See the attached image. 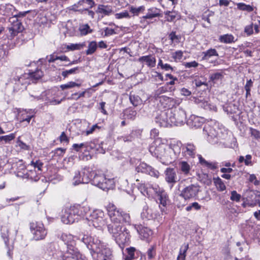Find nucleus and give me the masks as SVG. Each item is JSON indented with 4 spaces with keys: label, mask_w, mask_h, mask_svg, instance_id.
Here are the masks:
<instances>
[{
    "label": "nucleus",
    "mask_w": 260,
    "mask_h": 260,
    "mask_svg": "<svg viewBox=\"0 0 260 260\" xmlns=\"http://www.w3.org/2000/svg\"><path fill=\"white\" fill-rule=\"evenodd\" d=\"M94 171L90 170L89 168H84L81 170L82 181L83 183H92V179L93 177Z\"/></svg>",
    "instance_id": "obj_28"
},
{
    "label": "nucleus",
    "mask_w": 260,
    "mask_h": 260,
    "mask_svg": "<svg viewBox=\"0 0 260 260\" xmlns=\"http://www.w3.org/2000/svg\"><path fill=\"white\" fill-rule=\"evenodd\" d=\"M78 70H79V68L76 67V68L71 69L70 70H66V71L62 72L61 75L63 77H64V78H66L70 74H76V73H78Z\"/></svg>",
    "instance_id": "obj_59"
},
{
    "label": "nucleus",
    "mask_w": 260,
    "mask_h": 260,
    "mask_svg": "<svg viewBox=\"0 0 260 260\" xmlns=\"http://www.w3.org/2000/svg\"><path fill=\"white\" fill-rule=\"evenodd\" d=\"M223 110L228 114L231 115L232 118L234 121L237 120L238 117L241 114L240 110L239 108L238 103H230L224 105L223 107Z\"/></svg>",
    "instance_id": "obj_14"
},
{
    "label": "nucleus",
    "mask_w": 260,
    "mask_h": 260,
    "mask_svg": "<svg viewBox=\"0 0 260 260\" xmlns=\"http://www.w3.org/2000/svg\"><path fill=\"white\" fill-rule=\"evenodd\" d=\"M1 11L3 15L5 16H16L15 14V8L11 4H7L1 6Z\"/></svg>",
    "instance_id": "obj_27"
},
{
    "label": "nucleus",
    "mask_w": 260,
    "mask_h": 260,
    "mask_svg": "<svg viewBox=\"0 0 260 260\" xmlns=\"http://www.w3.org/2000/svg\"><path fill=\"white\" fill-rule=\"evenodd\" d=\"M81 86V84L77 83L73 81L69 82L66 84H62L60 86L62 90L66 89L71 88L75 86L79 87Z\"/></svg>",
    "instance_id": "obj_55"
},
{
    "label": "nucleus",
    "mask_w": 260,
    "mask_h": 260,
    "mask_svg": "<svg viewBox=\"0 0 260 260\" xmlns=\"http://www.w3.org/2000/svg\"><path fill=\"white\" fill-rule=\"evenodd\" d=\"M34 110L32 109L28 110H23L22 111L20 112L18 117L20 122L27 121L29 123L30 119L34 117Z\"/></svg>",
    "instance_id": "obj_25"
},
{
    "label": "nucleus",
    "mask_w": 260,
    "mask_h": 260,
    "mask_svg": "<svg viewBox=\"0 0 260 260\" xmlns=\"http://www.w3.org/2000/svg\"><path fill=\"white\" fill-rule=\"evenodd\" d=\"M165 18L169 22L174 21L176 19H179V15L175 11H167L164 12Z\"/></svg>",
    "instance_id": "obj_36"
},
{
    "label": "nucleus",
    "mask_w": 260,
    "mask_h": 260,
    "mask_svg": "<svg viewBox=\"0 0 260 260\" xmlns=\"http://www.w3.org/2000/svg\"><path fill=\"white\" fill-rule=\"evenodd\" d=\"M43 166V163L40 161V160H37L36 161H31L30 164L28 165V166L32 167L34 170L37 169L38 171H40L42 170V168Z\"/></svg>",
    "instance_id": "obj_54"
},
{
    "label": "nucleus",
    "mask_w": 260,
    "mask_h": 260,
    "mask_svg": "<svg viewBox=\"0 0 260 260\" xmlns=\"http://www.w3.org/2000/svg\"><path fill=\"white\" fill-rule=\"evenodd\" d=\"M166 77H168L170 79H172V81L167 83L166 85L160 87L156 90H155L154 93V97L155 100H157V98L160 96L161 94L168 91V85H174L175 84V81L178 80L176 77H174L173 75L170 74H166Z\"/></svg>",
    "instance_id": "obj_18"
},
{
    "label": "nucleus",
    "mask_w": 260,
    "mask_h": 260,
    "mask_svg": "<svg viewBox=\"0 0 260 260\" xmlns=\"http://www.w3.org/2000/svg\"><path fill=\"white\" fill-rule=\"evenodd\" d=\"M182 153L186 157H194L197 149L196 146L192 143H187L182 147Z\"/></svg>",
    "instance_id": "obj_19"
},
{
    "label": "nucleus",
    "mask_w": 260,
    "mask_h": 260,
    "mask_svg": "<svg viewBox=\"0 0 260 260\" xmlns=\"http://www.w3.org/2000/svg\"><path fill=\"white\" fill-rule=\"evenodd\" d=\"M169 147L166 144V141L160 138H157L149 148V151L151 154L159 159L164 154L166 150Z\"/></svg>",
    "instance_id": "obj_6"
},
{
    "label": "nucleus",
    "mask_w": 260,
    "mask_h": 260,
    "mask_svg": "<svg viewBox=\"0 0 260 260\" xmlns=\"http://www.w3.org/2000/svg\"><path fill=\"white\" fill-rule=\"evenodd\" d=\"M144 191L146 192L147 196L148 197L151 196L152 192H154L157 195L159 201L168 198V196L165 191L159 188L158 186H150L149 187H147L144 190Z\"/></svg>",
    "instance_id": "obj_17"
},
{
    "label": "nucleus",
    "mask_w": 260,
    "mask_h": 260,
    "mask_svg": "<svg viewBox=\"0 0 260 260\" xmlns=\"http://www.w3.org/2000/svg\"><path fill=\"white\" fill-rule=\"evenodd\" d=\"M43 75V72L41 70H37L35 72L31 73L29 75L25 74L22 76L20 77H17V78H14L15 80L18 81V83L23 84V79L25 78H28L29 77L35 80H38L40 79Z\"/></svg>",
    "instance_id": "obj_23"
},
{
    "label": "nucleus",
    "mask_w": 260,
    "mask_h": 260,
    "mask_svg": "<svg viewBox=\"0 0 260 260\" xmlns=\"http://www.w3.org/2000/svg\"><path fill=\"white\" fill-rule=\"evenodd\" d=\"M113 12L112 7L108 5H99L97 8L95 13L101 14V17H99V19L102 18L105 16H109Z\"/></svg>",
    "instance_id": "obj_26"
},
{
    "label": "nucleus",
    "mask_w": 260,
    "mask_h": 260,
    "mask_svg": "<svg viewBox=\"0 0 260 260\" xmlns=\"http://www.w3.org/2000/svg\"><path fill=\"white\" fill-rule=\"evenodd\" d=\"M164 175L165 180L168 184L170 189H172L180 180L176 170L173 168H167L164 172Z\"/></svg>",
    "instance_id": "obj_11"
},
{
    "label": "nucleus",
    "mask_w": 260,
    "mask_h": 260,
    "mask_svg": "<svg viewBox=\"0 0 260 260\" xmlns=\"http://www.w3.org/2000/svg\"><path fill=\"white\" fill-rule=\"evenodd\" d=\"M27 179H29L35 181L38 180L39 177L38 176V173L36 170L34 169L27 170Z\"/></svg>",
    "instance_id": "obj_44"
},
{
    "label": "nucleus",
    "mask_w": 260,
    "mask_h": 260,
    "mask_svg": "<svg viewBox=\"0 0 260 260\" xmlns=\"http://www.w3.org/2000/svg\"><path fill=\"white\" fill-rule=\"evenodd\" d=\"M200 191V186L195 184H191L183 188L179 196L184 200L196 199Z\"/></svg>",
    "instance_id": "obj_10"
},
{
    "label": "nucleus",
    "mask_w": 260,
    "mask_h": 260,
    "mask_svg": "<svg viewBox=\"0 0 260 260\" xmlns=\"http://www.w3.org/2000/svg\"><path fill=\"white\" fill-rule=\"evenodd\" d=\"M11 22L12 23L11 30L14 32H21L23 30V27L19 19L16 20V21L15 20L13 19L12 22Z\"/></svg>",
    "instance_id": "obj_39"
},
{
    "label": "nucleus",
    "mask_w": 260,
    "mask_h": 260,
    "mask_svg": "<svg viewBox=\"0 0 260 260\" xmlns=\"http://www.w3.org/2000/svg\"><path fill=\"white\" fill-rule=\"evenodd\" d=\"M124 114L127 119L134 120L137 116V111L132 109H128L125 111Z\"/></svg>",
    "instance_id": "obj_53"
},
{
    "label": "nucleus",
    "mask_w": 260,
    "mask_h": 260,
    "mask_svg": "<svg viewBox=\"0 0 260 260\" xmlns=\"http://www.w3.org/2000/svg\"><path fill=\"white\" fill-rule=\"evenodd\" d=\"M129 12L133 14V16H139L140 14H142L145 10V7L144 6H141L139 7H135L131 6L129 7Z\"/></svg>",
    "instance_id": "obj_38"
},
{
    "label": "nucleus",
    "mask_w": 260,
    "mask_h": 260,
    "mask_svg": "<svg viewBox=\"0 0 260 260\" xmlns=\"http://www.w3.org/2000/svg\"><path fill=\"white\" fill-rule=\"evenodd\" d=\"M223 78V75L222 73L217 72L213 74H211L210 75V81L213 83H215L218 81H220Z\"/></svg>",
    "instance_id": "obj_47"
},
{
    "label": "nucleus",
    "mask_w": 260,
    "mask_h": 260,
    "mask_svg": "<svg viewBox=\"0 0 260 260\" xmlns=\"http://www.w3.org/2000/svg\"><path fill=\"white\" fill-rule=\"evenodd\" d=\"M81 241L93 253H99L103 247V243L96 237H91L87 235H81Z\"/></svg>",
    "instance_id": "obj_5"
},
{
    "label": "nucleus",
    "mask_w": 260,
    "mask_h": 260,
    "mask_svg": "<svg viewBox=\"0 0 260 260\" xmlns=\"http://www.w3.org/2000/svg\"><path fill=\"white\" fill-rule=\"evenodd\" d=\"M108 230L121 248L129 243L131 235L127 229L125 228L122 229V225H108Z\"/></svg>",
    "instance_id": "obj_3"
},
{
    "label": "nucleus",
    "mask_w": 260,
    "mask_h": 260,
    "mask_svg": "<svg viewBox=\"0 0 260 260\" xmlns=\"http://www.w3.org/2000/svg\"><path fill=\"white\" fill-rule=\"evenodd\" d=\"M73 211H74L73 206L65 208L64 214L61 218L63 223L71 224L79 220L76 213H73Z\"/></svg>",
    "instance_id": "obj_12"
},
{
    "label": "nucleus",
    "mask_w": 260,
    "mask_h": 260,
    "mask_svg": "<svg viewBox=\"0 0 260 260\" xmlns=\"http://www.w3.org/2000/svg\"><path fill=\"white\" fill-rule=\"evenodd\" d=\"M98 47L97 43L95 41L89 42L88 45V49L86 50L87 55H91L95 52Z\"/></svg>",
    "instance_id": "obj_46"
},
{
    "label": "nucleus",
    "mask_w": 260,
    "mask_h": 260,
    "mask_svg": "<svg viewBox=\"0 0 260 260\" xmlns=\"http://www.w3.org/2000/svg\"><path fill=\"white\" fill-rule=\"evenodd\" d=\"M237 8L240 10L246 11L248 12H252L253 9L252 6L249 5H246L244 3H239L237 4Z\"/></svg>",
    "instance_id": "obj_52"
},
{
    "label": "nucleus",
    "mask_w": 260,
    "mask_h": 260,
    "mask_svg": "<svg viewBox=\"0 0 260 260\" xmlns=\"http://www.w3.org/2000/svg\"><path fill=\"white\" fill-rule=\"evenodd\" d=\"M129 99L131 103L135 107L141 105L143 102L142 99L138 95L132 94V92L130 93Z\"/></svg>",
    "instance_id": "obj_41"
},
{
    "label": "nucleus",
    "mask_w": 260,
    "mask_h": 260,
    "mask_svg": "<svg viewBox=\"0 0 260 260\" xmlns=\"http://www.w3.org/2000/svg\"><path fill=\"white\" fill-rule=\"evenodd\" d=\"M87 145V144H86V143H82L80 144H74L72 147L75 151L78 152L80 150V149L84 147L86 148V146Z\"/></svg>",
    "instance_id": "obj_64"
},
{
    "label": "nucleus",
    "mask_w": 260,
    "mask_h": 260,
    "mask_svg": "<svg viewBox=\"0 0 260 260\" xmlns=\"http://www.w3.org/2000/svg\"><path fill=\"white\" fill-rule=\"evenodd\" d=\"M115 17L116 19H122V18H130L131 16L128 12L126 10H124L120 13H118L115 14Z\"/></svg>",
    "instance_id": "obj_56"
},
{
    "label": "nucleus",
    "mask_w": 260,
    "mask_h": 260,
    "mask_svg": "<svg viewBox=\"0 0 260 260\" xmlns=\"http://www.w3.org/2000/svg\"><path fill=\"white\" fill-rule=\"evenodd\" d=\"M218 40L220 42L224 44H231L236 41L234 36L229 34L220 36Z\"/></svg>",
    "instance_id": "obj_34"
},
{
    "label": "nucleus",
    "mask_w": 260,
    "mask_h": 260,
    "mask_svg": "<svg viewBox=\"0 0 260 260\" xmlns=\"http://www.w3.org/2000/svg\"><path fill=\"white\" fill-rule=\"evenodd\" d=\"M73 207L74 208L73 213H76L79 220L81 218H84L90 210L89 207L87 205L83 206L77 204L73 205Z\"/></svg>",
    "instance_id": "obj_22"
},
{
    "label": "nucleus",
    "mask_w": 260,
    "mask_h": 260,
    "mask_svg": "<svg viewBox=\"0 0 260 260\" xmlns=\"http://www.w3.org/2000/svg\"><path fill=\"white\" fill-rule=\"evenodd\" d=\"M79 29L81 35L83 36L92 32V30L90 28V26L88 24L81 25Z\"/></svg>",
    "instance_id": "obj_48"
},
{
    "label": "nucleus",
    "mask_w": 260,
    "mask_h": 260,
    "mask_svg": "<svg viewBox=\"0 0 260 260\" xmlns=\"http://www.w3.org/2000/svg\"><path fill=\"white\" fill-rule=\"evenodd\" d=\"M86 219L90 226L92 225L96 228H101L106 224L104 212L100 209L93 210Z\"/></svg>",
    "instance_id": "obj_8"
},
{
    "label": "nucleus",
    "mask_w": 260,
    "mask_h": 260,
    "mask_svg": "<svg viewBox=\"0 0 260 260\" xmlns=\"http://www.w3.org/2000/svg\"><path fill=\"white\" fill-rule=\"evenodd\" d=\"M15 133H12L8 135L0 136V140L4 141L5 143H9L15 138Z\"/></svg>",
    "instance_id": "obj_57"
},
{
    "label": "nucleus",
    "mask_w": 260,
    "mask_h": 260,
    "mask_svg": "<svg viewBox=\"0 0 260 260\" xmlns=\"http://www.w3.org/2000/svg\"><path fill=\"white\" fill-rule=\"evenodd\" d=\"M159 11L158 9L152 7L148 9L146 15L142 16L141 19H151L153 18L159 16Z\"/></svg>",
    "instance_id": "obj_32"
},
{
    "label": "nucleus",
    "mask_w": 260,
    "mask_h": 260,
    "mask_svg": "<svg viewBox=\"0 0 260 260\" xmlns=\"http://www.w3.org/2000/svg\"><path fill=\"white\" fill-rule=\"evenodd\" d=\"M199 159L200 163L203 166L207 168L215 170L218 168L217 163L216 162H211L206 160L201 155H199Z\"/></svg>",
    "instance_id": "obj_33"
},
{
    "label": "nucleus",
    "mask_w": 260,
    "mask_h": 260,
    "mask_svg": "<svg viewBox=\"0 0 260 260\" xmlns=\"http://www.w3.org/2000/svg\"><path fill=\"white\" fill-rule=\"evenodd\" d=\"M202 53L204 55L203 56V59L204 60L208 59L209 58L213 56H218V54L215 49L211 48L208 49V50L203 52Z\"/></svg>",
    "instance_id": "obj_42"
},
{
    "label": "nucleus",
    "mask_w": 260,
    "mask_h": 260,
    "mask_svg": "<svg viewBox=\"0 0 260 260\" xmlns=\"http://www.w3.org/2000/svg\"><path fill=\"white\" fill-rule=\"evenodd\" d=\"M203 117L194 115H191L186 121L187 124L192 128H198L202 126L204 122Z\"/></svg>",
    "instance_id": "obj_20"
},
{
    "label": "nucleus",
    "mask_w": 260,
    "mask_h": 260,
    "mask_svg": "<svg viewBox=\"0 0 260 260\" xmlns=\"http://www.w3.org/2000/svg\"><path fill=\"white\" fill-rule=\"evenodd\" d=\"M2 237L3 239L6 246H8L9 240V229L6 226H3L1 229Z\"/></svg>",
    "instance_id": "obj_43"
},
{
    "label": "nucleus",
    "mask_w": 260,
    "mask_h": 260,
    "mask_svg": "<svg viewBox=\"0 0 260 260\" xmlns=\"http://www.w3.org/2000/svg\"><path fill=\"white\" fill-rule=\"evenodd\" d=\"M28 13V11L17 12V11H15V14L16 16H13V17H10L9 18V21L12 22L13 19L15 20L16 19V20H17L19 19V18H20L23 17Z\"/></svg>",
    "instance_id": "obj_60"
},
{
    "label": "nucleus",
    "mask_w": 260,
    "mask_h": 260,
    "mask_svg": "<svg viewBox=\"0 0 260 260\" xmlns=\"http://www.w3.org/2000/svg\"><path fill=\"white\" fill-rule=\"evenodd\" d=\"M93 175L92 184L105 191L114 188L115 183L113 179L107 178L105 174L100 172L94 171Z\"/></svg>",
    "instance_id": "obj_4"
},
{
    "label": "nucleus",
    "mask_w": 260,
    "mask_h": 260,
    "mask_svg": "<svg viewBox=\"0 0 260 260\" xmlns=\"http://www.w3.org/2000/svg\"><path fill=\"white\" fill-rule=\"evenodd\" d=\"M85 4L89 6V8H92L95 4L93 0H80L77 4H75L74 7L84 6Z\"/></svg>",
    "instance_id": "obj_49"
},
{
    "label": "nucleus",
    "mask_w": 260,
    "mask_h": 260,
    "mask_svg": "<svg viewBox=\"0 0 260 260\" xmlns=\"http://www.w3.org/2000/svg\"><path fill=\"white\" fill-rule=\"evenodd\" d=\"M85 46L84 44H71L67 46V48L70 50H80Z\"/></svg>",
    "instance_id": "obj_58"
},
{
    "label": "nucleus",
    "mask_w": 260,
    "mask_h": 260,
    "mask_svg": "<svg viewBox=\"0 0 260 260\" xmlns=\"http://www.w3.org/2000/svg\"><path fill=\"white\" fill-rule=\"evenodd\" d=\"M108 214L111 221L108 225H121L123 223H131V217L128 213L117 208L113 204L109 205L107 208Z\"/></svg>",
    "instance_id": "obj_2"
},
{
    "label": "nucleus",
    "mask_w": 260,
    "mask_h": 260,
    "mask_svg": "<svg viewBox=\"0 0 260 260\" xmlns=\"http://www.w3.org/2000/svg\"><path fill=\"white\" fill-rule=\"evenodd\" d=\"M204 131L207 133V134L211 137H215L217 135V133L215 129L211 127L209 124H206L204 127Z\"/></svg>",
    "instance_id": "obj_50"
},
{
    "label": "nucleus",
    "mask_w": 260,
    "mask_h": 260,
    "mask_svg": "<svg viewBox=\"0 0 260 260\" xmlns=\"http://www.w3.org/2000/svg\"><path fill=\"white\" fill-rule=\"evenodd\" d=\"M141 216L142 219L147 220H150L155 218V215L152 213V209L148 208L147 207L143 208Z\"/></svg>",
    "instance_id": "obj_35"
},
{
    "label": "nucleus",
    "mask_w": 260,
    "mask_h": 260,
    "mask_svg": "<svg viewBox=\"0 0 260 260\" xmlns=\"http://www.w3.org/2000/svg\"><path fill=\"white\" fill-rule=\"evenodd\" d=\"M82 180V173L81 171H77L75 173V175L73 179V184L77 185L80 183H83Z\"/></svg>",
    "instance_id": "obj_51"
},
{
    "label": "nucleus",
    "mask_w": 260,
    "mask_h": 260,
    "mask_svg": "<svg viewBox=\"0 0 260 260\" xmlns=\"http://www.w3.org/2000/svg\"><path fill=\"white\" fill-rule=\"evenodd\" d=\"M101 127L99 126L97 124L93 125L90 128L87 129L85 131L86 135H89L91 134H92L94 132H95L96 129H100Z\"/></svg>",
    "instance_id": "obj_63"
},
{
    "label": "nucleus",
    "mask_w": 260,
    "mask_h": 260,
    "mask_svg": "<svg viewBox=\"0 0 260 260\" xmlns=\"http://www.w3.org/2000/svg\"><path fill=\"white\" fill-rule=\"evenodd\" d=\"M238 161L240 163L244 162L247 166H252L253 162L252 161V156L250 154L246 155L245 157L240 156L238 158Z\"/></svg>",
    "instance_id": "obj_40"
},
{
    "label": "nucleus",
    "mask_w": 260,
    "mask_h": 260,
    "mask_svg": "<svg viewBox=\"0 0 260 260\" xmlns=\"http://www.w3.org/2000/svg\"><path fill=\"white\" fill-rule=\"evenodd\" d=\"M136 171L137 172L147 174L156 178H158L159 176V173L157 170L145 162L140 163L139 165L136 168Z\"/></svg>",
    "instance_id": "obj_13"
},
{
    "label": "nucleus",
    "mask_w": 260,
    "mask_h": 260,
    "mask_svg": "<svg viewBox=\"0 0 260 260\" xmlns=\"http://www.w3.org/2000/svg\"><path fill=\"white\" fill-rule=\"evenodd\" d=\"M170 121L172 125H181L186 119L185 111L181 108H175L169 110Z\"/></svg>",
    "instance_id": "obj_9"
},
{
    "label": "nucleus",
    "mask_w": 260,
    "mask_h": 260,
    "mask_svg": "<svg viewBox=\"0 0 260 260\" xmlns=\"http://www.w3.org/2000/svg\"><path fill=\"white\" fill-rule=\"evenodd\" d=\"M176 155L173 150L170 147L168 148L160 158V162L166 165H168L172 163L176 159Z\"/></svg>",
    "instance_id": "obj_16"
},
{
    "label": "nucleus",
    "mask_w": 260,
    "mask_h": 260,
    "mask_svg": "<svg viewBox=\"0 0 260 260\" xmlns=\"http://www.w3.org/2000/svg\"><path fill=\"white\" fill-rule=\"evenodd\" d=\"M81 235L79 237L74 236L71 234L63 233L61 236V239L66 245L67 250L58 252V258L59 260H78L81 259L82 254L75 247V240H81Z\"/></svg>",
    "instance_id": "obj_1"
},
{
    "label": "nucleus",
    "mask_w": 260,
    "mask_h": 260,
    "mask_svg": "<svg viewBox=\"0 0 260 260\" xmlns=\"http://www.w3.org/2000/svg\"><path fill=\"white\" fill-rule=\"evenodd\" d=\"M214 182L218 190L222 191L225 189V184L219 177L214 178Z\"/></svg>",
    "instance_id": "obj_45"
},
{
    "label": "nucleus",
    "mask_w": 260,
    "mask_h": 260,
    "mask_svg": "<svg viewBox=\"0 0 260 260\" xmlns=\"http://www.w3.org/2000/svg\"><path fill=\"white\" fill-rule=\"evenodd\" d=\"M189 248L188 243H184L180 247L179 253L177 256V260H185L186 257V253Z\"/></svg>",
    "instance_id": "obj_37"
},
{
    "label": "nucleus",
    "mask_w": 260,
    "mask_h": 260,
    "mask_svg": "<svg viewBox=\"0 0 260 260\" xmlns=\"http://www.w3.org/2000/svg\"><path fill=\"white\" fill-rule=\"evenodd\" d=\"M196 102L200 107L206 110H216V107L214 105L211 104L208 102V101L205 100L204 99H198L196 100Z\"/></svg>",
    "instance_id": "obj_30"
},
{
    "label": "nucleus",
    "mask_w": 260,
    "mask_h": 260,
    "mask_svg": "<svg viewBox=\"0 0 260 260\" xmlns=\"http://www.w3.org/2000/svg\"><path fill=\"white\" fill-rule=\"evenodd\" d=\"M134 226L141 237L144 239H148L152 235V231L147 227L142 224H135Z\"/></svg>",
    "instance_id": "obj_21"
},
{
    "label": "nucleus",
    "mask_w": 260,
    "mask_h": 260,
    "mask_svg": "<svg viewBox=\"0 0 260 260\" xmlns=\"http://www.w3.org/2000/svg\"><path fill=\"white\" fill-rule=\"evenodd\" d=\"M147 254L148 259H151L153 258L155 255H156V252H155V247L154 246H151L147 250Z\"/></svg>",
    "instance_id": "obj_61"
},
{
    "label": "nucleus",
    "mask_w": 260,
    "mask_h": 260,
    "mask_svg": "<svg viewBox=\"0 0 260 260\" xmlns=\"http://www.w3.org/2000/svg\"><path fill=\"white\" fill-rule=\"evenodd\" d=\"M155 122L161 127H166L169 126H172L170 118V114H169V110L161 111L160 113L156 116Z\"/></svg>",
    "instance_id": "obj_15"
},
{
    "label": "nucleus",
    "mask_w": 260,
    "mask_h": 260,
    "mask_svg": "<svg viewBox=\"0 0 260 260\" xmlns=\"http://www.w3.org/2000/svg\"><path fill=\"white\" fill-rule=\"evenodd\" d=\"M180 173L184 176L191 175V166L186 161H180L178 163Z\"/></svg>",
    "instance_id": "obj_24"
},
{
    "label": "nucleus",
    "mask_w": 260,
    "mask_h": 260,
    "mask_svg": "<svg viewBox=\"0 0 260 260\" xmlns=\"http://www.w3.org/2000/svg\"><path fill=\"white\" fill-rule=\"evenodd\" d=\"M161 106L164 108L170 109L173 106V99L165 95H161L157 98Z\"/></svg>",
    "instance_id": "obj_31"
},
{
    "label": "nucleus",
    "mask_w": 260,
    "mask_h": 260,
    "mask_svg": "<svg viewBox=\"0 0 260 260\" xmlns=\"http://www.w3.org/2000/svg\"><path fill=\"white\" fill-rule=\"evenodd\" d=\"M241 198V196L236 191L233 190L231 192V196L230 197V199L236 202H238L240 201Z\"/></svg>",
    "instance_id": "obj_62"
},
{
    "label": "nucleus",
    "mask_w": 260,
    "mask_h": 260,
    "mask_svg": "<svg viewBox=\"0 0 260 260\" xmlns=\"http://www.w3.org/2000/svg\"><path fill=\"white\" fill-rule=\"evenodd\" d=\"M138 61L141 63H145L149 68H153L156 64V59L151 55L141 56L139 58Z\"/></svg>",
    "instance_id": "obj_29"
},
{
    "label": "nucleus",
    "mask_w": 260,
    "mask_h": 260,
    "mask_svg": "<svg viewBox=\"0 0 260 260\" xmlns=\"http://www.w3.org/2000/svg\"><path fill=\"white\" fill-rule=\"evenodd\" d=\"M33 239L36 241L44 240L47 235V230L40 221H32L29 224Z\"/></svg>",
    "instance_id": "obj_7"
}]
</instances>
